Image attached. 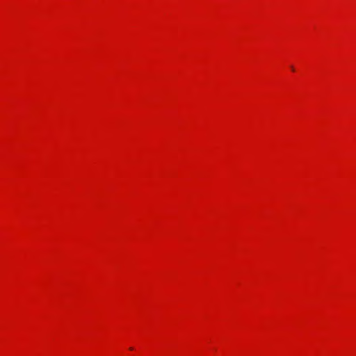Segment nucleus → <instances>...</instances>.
I'll list each match as a JSON object with an SVG mask.
<instances>
[{
    "label": "nucleus",
    "mask_w": 356,
    "mask_h": 356,
    "mask_svg": "<svg viewBox=\"0 0 356 356\" xmlns=\"http://www.w3.org/2000/svg\"><path fill=\"white\" fill-rule=\"evenodd\" d=\"M291 70H292L293 71H294V70H294V67H293V66H291Z\"/></svg>",
    "instance_id": "nucleus-1"
}]
</instances>
